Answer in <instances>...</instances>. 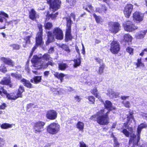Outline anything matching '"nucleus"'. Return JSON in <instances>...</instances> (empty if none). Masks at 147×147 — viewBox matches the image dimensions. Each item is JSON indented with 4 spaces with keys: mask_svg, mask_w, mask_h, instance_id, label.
<instances>
[{
    "mask_svg": "<svg viewBox=\"0 0 147 147\" xmlns=\"http://www.w3.org/2000/svg\"><path fill=\"white\" fill-rule=\"evenodd\" d=\"M52 58L47 54H45L42 57L37 55L33 56L31 60L33 66L37 67V69H40L45 68L49 65L53 66L55 63L53 62Z\"/></svg>",
    "mask_w": 147,
    "mask_h": 147,
    "instance_id": "obj_1",
    "label": "nucleus"
},
{
    "mask_svg": "<svg viewBox=\"0 0 147 147\" xmlns=\"http://www.w3.org/2000/svg\"><path fill=\"white\" fill-rule=\"evenodd\" d=\"M133 114L132 112H131L129 113V115L127 116V122L124 123V126L121 128L122 129L121 131V132L123 133L127 137H129L130 136L131 138H133L132 143L131 144L130 141L129 142V147H134L133 145L134 138L135 135L133 134V130L132 128L129 127L128 125V124L130 125V123L132 122V121L135 123L134 118L132 115Z\"/></svg>",
    "mask_w": 147,
    "mask_h": 147,
    "instance_id": "obj_2",
    "label": "nucleus"
},
{
    "mask_svg": "<svg viewBox=\"0 0 147 147\" xmlns=\"http://www.w3.org/2000/svg\"><path fill=\"white\" fill-rule=\"evenodd\" d=\"M48 39L46 42L47 45L51 42L53 41V36H55L58 40H61L63 38V34L62 30L59 28H55L53 30V34L51 32L49 31L47 33Z\"/></svg>",
    "mask_w": 147,
    "mask_h": 147,
    "instance_id": "obj_3",
    "label": "nucleus"
},
{
    "mask_svg": "<svg viewBox=\"0 0 147 147\" xmlns=\"http://www.w3.org/2000/svg\"><path fill=\"white\" fill-rule=\"evenodd\" d=\"M147 127V125L144 123L140 124L138 125L137 128V134L135 136L134 138L133 146L134 147H139V142L140 139V136L142 129L146 128Z\"/></svg>",
    "mask_w": 147,
    "mask_h": 147,
    "instance_id": "obj_4",
    "label": "nucleus"
},
{
    "mask_svg": "<svg viewBox=\"0 0 147 147\" xmlns=\"http://www.w3.org/2000/svg\"><path fill=\"white\" fill-rule=\"evenodd\" d=\"M60 130L59 125L53 122L50 124L47 128V132L50 134L54 135L57 133Z\"/></svg>",
    "mask_w": 147,
    "mask_h": 147,
    "instance_id": "obj_5",
    "label": "nucleus"
},
{
    "mask_svg": "<svg viewBox=\"0 0 147 147\" xmlns=\"http://www.w3.org/2000/svg\"><path fill=\"white\" fill-rule=\"evenodd\" d=\"M47 1L50 4V11L54 12L60 8L61 4L60 0H47Z\"/></svg>",
    "mask_w": 147,
    "mask_h": 147,
    "instance_id": "obj_6",
    "label": "nucleus"
},
{
    "mask_svg": "<svg viewBox=\"0 0 147 147\" xmlns=\"http://www.w3.org/2000/svg\"><path fill=\"white\" fill-rule=\"evenodd\" d=\"M108 25L109 30L111 33L116 34L120 30V25L117 22H110Z\"/></svg>",
    "mask_w": 147,
    "mask_h": 147,
    "instance_id": "obj_7",
    "label": "nucleus"
},
{
    "mask_svg": "<svg viewBox=\"0 0 147 147\" xmlns=\"http://www.w3.org/2000/svg\"><path fill=\"white\" fill-rule=\"evenodd\" d=\"M123 27L125 30L129 32H131L138 28V27L135 26L132 22L130 21H127L123 24Z\"/></svg>",
    "mask_w": 147,
    "mask_h": 147,
    "instance_id": "obj_8",
    "label": "nucleus"
},
{
    "mask_svg": "<svg viewBox=\"0 0 147 147\" xmlns=\"http://www.w3.org/2000/svg\"><path fill=\"white\" fill-rule=\"evenodd\" d=\"M45 125V122L41 121H39L35 123L33 127L34 132L36 134L41 132L44 130V126Z\"/></svg>",
    "mask_w": 147,
    "mask_h": 147,
    "instance_id": "obj_9",
    "label": "nucleus"
},
{
    "mask_svg": "<svg viewBox=\"0 0 147 147\" xmlns=\"http://www.w3.org/2000/svg\"><path fill=\"white\" fill-rule=\"evenodd\" d=\"M104 104L105 108L103 110H102V111L105 114H108L110 111L116 109L115 107L112 106V103L109 100L106 101Z\"/></svg>",
    "mask_w": 147,
    "mask_h": 147,
    "instance_id": "obj_10",
    "label": "nucleus"
},
{
    "mask_svg": "<svg viewBox=\"0 0 147 147\" xmlns=\"http://www.w3.org/2000/svg\"><path fill=\"white\" fill-rule=\"evenodd\" d=\"M120 47L119 42L113 40L111 43L110 51L113 54H117L119 51Z\"/></svg>",
    "mask_w": 147,
    "mask_h": 147,
    "instance_id": "obj_11",
    "label": "nucleus"
},
{
    "mask_svg": "<svg viewBox=\"0 0 147 147\" xmlns=\"http://www.w3.org/2000/svg\"><path fill=\"white\" fill-rule=\"evenodd\" d=\"M57 115V112L53 110L47 111L46 114V117L49 119L53 120L56 119Z\"/></svg>",
    "mask_w": 147,
    "mask_h": 147,
    "instance_id": "obj_12",
    "label": "nucleus"
},
{
    "mask_svg": "<svg viewBox=\"0 0 147 147\" xmlns=\"http://www.w3.org/2000/svg\"><path fill=\"white\" fill-rule=\"evenodd\" d=\"M4 17L8 18V15L3 11H0V29L5 28L4 23Z\"/></svg>",
    "mask_w": 147,
    "mask_h": 147,
    "instance_id": "obj_13",
    "label": "nucleus"
},
{
    "mask_svg": "<svg viewBox=\"0 0 147 147\" xmlns=\"http://www.w3.org/2000/svg\"><path fill=\"white\" fill-rule=\"evenodd\" d=\"M144 15L138 11L134 13L133 15V20L135 21L140 22L143 20Z\"/></svg>",
    "mask_w": 147,
    "mask_h": 147,
    "instance_id": "obj_14",
    "label": "nucleus"
},
{
    "mask_svg": "<svg viewBox=\"0 0 147 147\" xmlns=\"http://www.w3.org/2000/svg\"><path fill=\"white\" fill-rule=\"evenodd\" d=\"M132 9L133 5L131 4H128L125 6L124 13L126 17L127 18L129 17Z\"/></svg>",
    "mask_w": 147,
    "mask_h": 147,
    "instance_id": "obj_15",
    "label": "nucleus"
},
{
    "mask_svg": "<svg viewBox=\"0 0 147 147\" xmlns=\"http://www.w3.org/2000/svg\"><path fill=\"white\" fill-rule=\"evenodd\" d=\"M108 114H105L102 111V125H106L109 122Z\"/></svg>",
    "mask_w": 147,
    "mask_h": 147,
    "instance_id": "obj_16",
    "label": "nucleus"
},
{
    "mask_svg": "<svg viewBox=\"0 0 147 147\" xmlns=\"http://www.w3.org/2000/svg\"><path fill=\"white\" fill-rule=\"evenodd\" d=\"M1 60L5 64L11 66H13L14 65V62L9 58L2 57Z\"/></svg>",
    "mask_w": 147,
    "mask_h": 147,
    "instance_id": "obj_17",
    "label": "nucleus"
},
{
    "mask_svg": "<svg viewBox=\"0 0 147 147\" xmlns=\"http://www.w3.org/2000/svg\"><path fill=\"white\" fill-rule=\"evenodd\" d=\"M42 34L40 33H38L36 38V45L40 46L43 43L42 40Z\"/></svg>",
    "mask_w": 147,
    "mask_h": 147,
    "instance_id": "obj_18",
    "label": "nucleus"
},
{
    "mask_svg": "<svg viewBox=\"0 0 147 147\" xmlns=\"http://www.w3.org/2000/svg\"><path fill=\"white\" fill-rule=\"evenodd\" d=\"M91 119L96 121L100 125L101 124V113H98L97 114L94 115L91 117Z\"/></svg>",
    "mask_w": 147,
    "mask_h": 147,
    "instance_id": "obj_19",
    "label": "nucleus"
},
{
    "mask_svg": "<svg viewBox=\"0 0 147 147\" xmlns=\"http://www.w3.org/2000/svg\"><path fill=\"white\" fill-rule=\"evenodd\" d=\"M29 17L30 19L33 20L36 18L38 17V15L36 14V11L33 9H32L29 12Z\"/></svg>",
    "mask_w": 147,
    "mask_h": 147,
    "instance_id": "obj_20",
    "label": "nucleus"
},
{
    "mask_svg": "<svg viewBox=\"0 0 147 147\" xmlns=\"http://www.w3.org/2000/svg\"><path fill=\"white\" fill-rule=\"evenodd\" d=\"M71 30L69 29H67L65 34V41H67L71 40L72 39V36L71 34Z\"/></svg>",
    "mask_w": 147,
    "mask_h": 147,
    "instance_id": "obj_21",
    "label": "nucleus"
},
{
    "mask_svg": "<svg viewBox=\"0 0 147 147\" xmlns=\"http://www.w3.org/2000/svg\"><path fill=\"white\" fill-rule=\"evenodd\" d=\"M55 77L58 79H59L62 82L63 80V78L65 76V75L63 73H59L58 72H55L53 74Z\"/></svg>",
    "mask_w": 147,
    "mask_h": 147,
    "instance_id": "obj_22",
    "label": "nucleus"
},
{
    "mask_svg": "<svg viewBox=\"0 0 147 147\" xmlns=\"http://www.w3.org/2000/svg\"><path fill=\"white\" fill-rule=\"evenodd\" d=\"M24 87L23 86H19L16 94L18 98L22 97V93L24 92Z\"/></svg>",
    "mask_w": 147,
    "mask_h": 147,
    "instance_id": "obj_23",
    "label": "nucleus"
},
{
    "mask_svg": "<svg viewBox=\"0 0 147 147\" xmlns=\"http://www.w3.org/2000/svg\"><path fill=\"white\" fill-rule=\"evenodd\" d=\"M46 16L47 18H51L52 19H54L57 17V15L58 14V13L57 12L55 14L53 13L50 14L49 12L48 11H46L45 13Z\"/></svg>",
    "mask_w": 147,
    "mask_h": 147,
    "instance_id": "obj_24",
    "label": "nucleus"
},
{
    "mask_svg": "<svg viewBox=\"0 0 147 147\" xmlns=\"http://www.w3.org/2000/svg\"><path fill=\"white\" fill-rule=\"evenodd\" d=\"M21 81L23 83L24 85L28 88H31L32 87V84L30 83L29 81L26 80L25 79H22Z\"/></svg>",
    "mask_w": 147,
    "mask_h": 147,
    "instance_id": "obj_25",
    "label": "nucleus"
},
{
    "mask_svg": "<svg viewBox=\"0 0 147 147\" xmlns=\"http://www.w3.org/2000/svg\"><path fill=\"white\" fill-rule=\"evenodd\" d=\"M147 32V31L144 30L138 33L136 35V37L137 39H142L144 38V35Z\"/></svg>",
    "mask_w": 147,
    "mask_h": 147,
    "instance_id": "obj_26",
    "label": "nucleus"
},
{
    "mask_svg": "<svg viewBox=\"0 0 147 147\" xmlns=\"http://www.w3.org/2000/svg\"><path fill=\"white\" fill-rule=\"evenodd\" d=\"M41 80V77L40 76H35L33 79L30 80L31 82L37 84L40 82Z\"/></svg>",
    "mask_w": 147,
    "mask_h": 147,
    "instance_id": "obj_27",
    "label": "nucleus"
},
{
    "mask_svg": "<svg viewBox=\"0 0 147 147\" xmlns=\"http://www.w3.org/2000/svg\"><path fill=\"white\" fill-rule=\"evenodd\" d=\"M123 37L125 41L127 42H131L132 39L131 36L128 34H124Z\"/></svg>",
    "mask_w": 147,
    "mask_h": 147,
    "instance_id": "obj_28",
    "label": "nucleus"
},
{
    "mask_svg": "<svg viewBox=\"0 0 147 147\" xmlns=\"http://www.w3.org/2000/svg\"><path fill=\"white\" fill-rule=\"evenodd\" d=\"M8 99L10 100H15L18 98L17 95H14L13 93L8 94L6 95Z\"/></svg>",
    "mask_w": 147,
    "mask_h": 147,
    "instance_id": "obj_29",
    "label": "nucleus"
},
{
    "mask_svg": "<svg viewBox=\"0 0 147 147\" xmlns=\"http://www.w3.org/2000/svg\"><path fill=\"white\" fill-rule=\"evenodd\" d=\"M74 64L73 66L74 68H76L78 66H79L81 63V61L80 58H77L74 59L73 61Z\"/></svg>",
    "mask_w": 147,
    "mask_h": 147,
    "instance_id": "obj_30",
    "label": "nucleus"
},
{
    "mask_svg": "<svg viewBox=\"0 0 147 147\" xmlns=\"http://www.w3.org/2000/svg\"><path fill=\"white\" fill-rule=\"evenodd\" d=\"M77 128L80 131H83L84 129V124L83 123L79 121L77 123L76 125Z\"/></svg>",
    "mask_w": 147,
    "mask_h": 147,
    "instance_id": "obj_31",
    "label": "nucleus"
},
{
    "mask_svg": "<svg viewBox=\"0 0 147 147\" xmlns=\"http://www.w3.org/2000/svg\"><path fill=\"white\" fill-rule=\"evenodd\" d=\"M10 83V78L8 77V78H5L1 82V84L4 85H8Z\"/></svg>",
    "mask_w": 147,
    "mask_h": 147,
    "instance_id": "obj_32",
    "label": "nucleus"
},
{
    "mask_svg": "<svg viewBox=\"0 0 147 147\" xmlns=\"http://www.w3.org/2000/svg\"><path fill=\"white\" fill-rule=\"evenodd\" d=\"M68 67L67 65L65 63H60L58 64L59 69L61 70H64Z\"/></svg>",
    "mask_w": 147,
    "mask_h": 147,
    "instance_id": "obj_33",
    "label": "nucleus"
},
{
    "mask_svg": "<svg viewBox=\"0 0 147 147\" xmlns=\"http://www.w3.org/2000/svg\"><path fill=\"white\" fill-rule=\"evenodd\" d=\"M137 67H143L144 66V63L141 61V58H138L137 60V62L136 63Z\"/></svg>",
    "mask_w": 147,
    "mask_h": 147,
    "instance_id": "obj_34",
    "label": "nucleus"
},
{
    "mask_svg": "<svg viewBox=\"0 0 147 147\" xmlns=\"http://www.w3.org/2000/svg\"><path fill=\"white\" fill-rule=\"evenodd\" d=\"M31 36H32L30 35L29 36H27L25 37L24 39L26 41V44L25 45L23 44V46L24 47H26L27 45L29 44H30V38L31 37Z\"/></svg>",
    "mask_w": 147,
    "mask_h": 147,
    "instance_id": "obj_35",
    "label": "nucleus"
},
{
    "mask_svg": "<svg viewBox=\"0 0 147 147\" xmlns=\"http://www.w3.org/2000/svg\"><path fill=\"white\" fill-rule=\"evenodd\" d=\"M13 124H11L7 123H4L1 125V127L3 129H7L9 128H11L12 127Z\"/></svg>",
    "mask_w": 147,
    "mask_h": 147,
    "instance_id": "obj_36",
    "label": "nucleus"
},
{
    "mask_svg": "<svg viewBox=\"0 0 147 147\" xmlns=\"http://www.w3.org/2000/svg\"><path fill=\"white\" fill-rule=\"evenodd\" d=\"M91 93L95 96L98 99H100V96L98 94V92L96 88H94L91 91Z\"/></svg>",
    "mask_w": 147,
    "mask_h": 147,
    "instance_id": "obj_37",
    "label": "nucleus"
},
{
    "mask_svg": "<svg viewBox=\"0 0 147 147\" xmlns=\"http://www.w3.org/2000/svg\"><path fill=\"white\" fill-rule=\"evenodd\" d=\"M11 76L12 77L15 78L18 80H20L22 78V76L21 74L17 73H11Z\"/></svg>",
    "mask_w": 147,
    "mask_h": 147,
    "instance_id": "obj_38",
    "label": "nucleus"
},
{
    "mask_svg": "<svg viewBox=\"0 0 147 147\" xmlns=\"http://www.w3.org/2000/svg\"><path fill=\"white\" fill-rule=\"evenodd\" d=\"M67 29H69L70 28V30H71V26L72 23V22L71 20V18H67Z\"/></svg>",
    "mask_w": 147,
    "mask_h": 147,
    "instance_id": "obj_39",
    "label": "nucleus"
},
{
    "mask_svg": "<svg viewBox=\"0 0 147 147\" xmlns=\"http://www.w3.org/2000/svg\"><path fill=\"white\" fill-rule=\"evenodd\" d=\"M66 1L71 6H74L76 3V0H66Z\"/></svg>",
    "mask_w": 147,
    "mask_h": 147,
    "instance_id": "obj_40",
    "label": "nucleus"
},
{
    "mask_svg": "<svg viewBox=\"0 0 147 147\" xmlns=\"http://www.w3.org/2000/svg\"><path fill=\"white\" fill-rule=\"evenodd\" d=\"M52 24L51 23L48 22L45 24L44 26L46 29L49 30L52 27Z\"/></svg>",
    "mask_w": 147,
    "mask_h": 147,
    "instance_id": "obj_41",
    "label": "nucleus"
},
{
    "mask_svg": "<svg viewBox=\"0 0 147 147\" xmlns=\"http://www.w3.org/2000/svg\"><path fill=\"white\" fill-rule=\"evenodd\" d=\"M114 139V147H119V146L120 144L117 140V139L115 137H113Z\"/></svg>",
    "mask_w": 147,
    "mask_h": 147,
    "instance_id": "obj_42",
    "label": "nucleus"
},
{
    "mask_svg": "<svg viewBox=\"0 0 147 147\" xmlns=\"http://www.w3.org/2000/svg\"><path fill=\"white\" fill-rule=\"evenodd\" d=\"M62 48L67 52L69 53L70 52V50L67 45H62Z\"/></svg>",
    "mask_w": 147,
    "mask_h": 147,
    "instance_id": "obj_43",
    "label": "nucleus"
},
{
    "mask_svg": "<svg viewBox=\"0 0 147 147\" xmlns=\"http://www.w3.org/2000/svg\"><path fill=\"white\" fill-rule=\"evenodd\" d=\"M126 51L130 55H132L133 54V49L130 47H127Z\"/></svg>",
    "mask_w": 147,
    "mask_h": 147,
    "instance_id": "obj_44",
    "label": "nucleus"
},
{
    "mask_svg": "<svg viewBox=\"0 0 147 147\" xmlns=\"http://www.w3.org/2000/svg\"><path fill=\"white\" fill-rule=\"evenodd\" d=\"M89 100L92 103L94 104L95 102V98L94 97L92 96H89L88 98Z\"/></svg>",
    "mask_w": 147,
    "mask_h": 147,
    "instance_id": "obj_45",
    "label": "nucleus"
},
{
    "mask_svg": "<svg viewBox=\"0 0 147 147\" xmlns=\"http://www.w3.org/2000/svg\"><path fill=\"white\" fill-rule=\"evenodd\" d=\"M113 92V91L112 89H108L107 91V95L111 98Z\"/></svg>",
    "mask_w": 147,
    "mask_h": 147,
    "instance_id": "obj_46",
    "label": "nucleus"
},
{
    "mask_svg": "<svg viewBox=\"0 0 147 147\" xmlns=\"http://www.w3.org/2000/svg\"><path fill=\"white\" fill-rule=\"evenodd\" d=\"M0 70L2 72L5 73L7 69L5 65H2L0 67Z\"/></svg>",
    "mask_w": 147,
    "mask_h": 147,
    "instance_id": "obj_47",
    "label": "nucleus"
},
{
    "mask_svg": "<svg viewBox=\"0 0 147 147\" xmlns=\"http://www.w3.org/2000/svg\"><path fill=\"white\" fill-rule=\"evenodd\" d=\"M119 93L118 92H115L113 91L111 98H113V97L116 98L119 96Z\"/></svg>",
    "mask_w": 147,
    "mask_h": 147,
    "instance_id": "obj_48",
    "label": "nucleus"
},
{
    "mask_svg": "<svg viewBox=\"0 0 147 147\" xmlns=\"http://www.w3.org/2000/svg\"><path fill=\"white\" fill-rule=\"evenodd\" d=\"M93 15L94 17L95 18V19L96 22L97 23L100 22V18L99 16H96V15L95 13H94Z\"/></svg>",
    "mask_w": 147,
    "mask_h": 147,
    "instance_id": "obj_49",
    "label": "nucleus"
},
{
    "mask_svg": "<svg viewBox=\"0 0 147 147\" xmlns=\"http://www.w3.org/2000/svg\"><path fill=\"white\" fill-rule=\"evenodd\" d=\"M38 27L39 29V32L38 33H40L41 34H42V25L40 24H38Z\"/></svg>",
    "mask_w": 147,
    "mask_h": 147,
    "instance_id": "obj_50",
    "label": "nucleus"
},
{
    "mask_svg": "<svg viewBox=\"0 0 147 147\" xmlns=\"http://www.w3.org/2000/svg\"><path fill=\"white\" fill-rule=\"evenodd\" d=\"M5 143V140L3 138H0V147H3Z\"/></svg>",
    "mask_w": 147,
    "mask_h": 147,
    "instance_id": "obj_51",
    "label": "nucleus"
},
{
    "mask_svg": "<svg viewBox=\"0 0 147 147\" xmlns=\"http://www.w3.org/2000/svg\"><path fill=\"white\" fill-rule=\"evenodd\" d=\"M123 104L124 106L127 108H128L130 107V103L128 101H126L125 102H124Z\"/></svg>",
    "mask_w": 147,
    "mask_h": 147,
    "instance_id": "obj_52",
    "label": "nucleus"
},
{
    "mask_svg": "<svg viewBox=\"0 0 147 147\" xmlns=\"http://www.w3.org/2000/svg\"><path fill=\"white\" fill-rule=\"evenodd\" d=\"M12 47L14 49L18 50L20 48V46L19 45H18L14 44L12 45Z\"/></svg>",
    "mask_w": 147,
    "mask_h": 147,
    "instance_id": "obj_53",
    "label": "nucleus"
},
{
    "mask_svg": "<svg viewBox=\"0 0 147 147\" xmlns=\"http://www.w3.org/2000/svg\"><path fill=\"white\" fill-rule=\"evenodd\" d=\"M80 147H88L86 144L83 141L80 142Z\"/></svg>",
    "mask_w": 147,
    "mask_h": 147,
    "instance_id": "obj_54",
    "label": "nucleus"
},
{
    "mask_svg": "<svg viewBox=\"0 0 147 147\" xmlns=\"http://www.w3.org/2000/svg\"><path fill=\"white\" fill-rule=\"evenodd\" d=\"M7 106L5 103H3L2 105L0 106V109H4Z\"/></svg>",
    "mask_w": 147,
    "mask_h": 147,
    "instance_id": "obj_55",
    "label": "nucleus"
},
{
    "mask_svg": "<svg viewBox=\"0 0 147 147\" xmlns=\"http://www.w3.org/2000/svg\"><path fill=\"white\" fill-rule=\"evenodd\" d=\"M34 105L32 103L29 104L27 105V108L28 109L32 108L33 107H34Z\"/></svg>",
    "mask_w": 147,
    "mask_h": 147,
    "instance_id": "obj_56",
    "label": "nucleus"
},
{
    "mask_svg": "<svg viewBox=\"0 0 147 147\" xmlns=\"http://www.w3.org/2000/svg\"><path fill=\"white\" fill-rule=\"evenodd\" d=\"M54 51V49L53 47H51L49 50L48 52L49 53H52Z\"/></svg>",
    "mask_w": 147,
    "mask_h": 147,
    "instance_id": "obj_57",
    "label": "nucleus"
},
{
    "mask_svg": "<svg viewBox=\"0 0 147 147\" xmlns=\"http://www.w3.org/2000/svg\"><path fill=\"white\" fill-rule=\"evenodd\" d=\"M75 98L76 100L78 102H80V101L81 98H80L79 96H76L75 97Z\"/></svg>",
    "mask_w": 147,
    "mask_h": 147,
    "instance_id": "obj_58",
    "label": "nucleus"
},
{
    "mask_svg": "<svg viewBox=\"0 0 147 147\" xmlns=\"http://www.w3.org/2000/svg\"><path fill=\"white\" fill-rule=\"evenodd\" d=\"M49 74V71H45L44 73V76L46 77L48 76Z\"/></svg>",
    "mask_w": 147,
    "mask_h": 147,
    "instance_id": "obj_59",
    "label": "nucleus"
},
{
    "mask_svg": "<svg viewBox=\"0 0 147 147\" xmlns=\"http://www.w3.org/2000/svg\"><path fill=\"white\" fill-rule=\"evenodd\" d=\"M18 21V20H13L11 21V22L12 23H14L15 24H17Z\"/></svg>",
    "mask_w": 147,
    "mask_h": 147,
    "instance_id": "obj_60",
    "label": "nucleus"
},
{
    "mask_svg": "<svg viewBox=\"0 0 147 147\" xmlns=\"http://www.w3.org/2000/svg\"><path fill=\"white\" fill-rule=\"evenodd\" d=\"M75 16H76L73 13H72L71 14L70 18H73L74 20H75Z\"/></svg>",
    "mask_w": 147,
    "mask_h": 147,
    "instance_id": "obj_61",
    "label": "nucleus"
},
{
    "mask_svg": "<svg viewBox=\"0 0 147 147\" xmlns=\"http://www.w3.org/2000/svg\"><path fill=\"white\" fill-rule=\"evenodd\" d=\"M129 96H121V98L123 100H125L128 98H129Z\"/></svg>",
    "mask_w": 147,
    "mask_h": 147,
    "instance_id": "obj_62",
    "label": "nucleus"
},
{
    "mask_svg": "<svg viewBox=\"0 0 147 147\" xmlns=\"http://www.w3.org/2000/svg\"><path fill=\"white\" fill-rule=\"evenodd\" d=\"M75 48H76V50L77 52V53L79 54H80V51H79V49L78 47L77 46H76L75 47Z\"/></svg>",
    "mask_w": 147,
    "mask_h": 147,
    "instance_id": "obj_63",
    "label": "nucleus"
},
{
    "mask_svg": "<svg viewBox=\"0 0 147 147\" xmlns=\"http://www.w3.org/2000/svg\"><path fill=\"white\" fill-rule=\"evenodd\" d=\"M0 95H2V93L3 92V91L4 90V89L2 87H1L0 88Z\"/></svg>",
    "mask_w": 147,
    "mask_h": 147,
    "instance_id": "obj_64",
    "label": "nucleus"
}]
</instances>
